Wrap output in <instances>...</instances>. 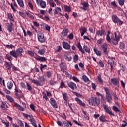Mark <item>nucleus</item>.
<instances>
[{
  "label": "nucleus",
  "instance_id": "nucleus-1",
  "mask_svg": "<svg viewBox=\"0 0 127 127\" xmlns=\"http://www.w3.org/2000/svg\"><path fill=\"white\" fill-rule=\"evenodd\" d=\"M6 98L7 100H8V101H9V102L11 103V104H13L14 107L16 108L17 110L22 111V112H23V111H24V108H23V107H22V106H21L20 105L18 104V103L15 102V101H14V99L11 97V96L9 95H6Z\"/></svg>",
  "mask_w": 127,
  "mask_h": 127
},
{
  "label": "nucleus",
  "instance_id": "nucleus-2",
  "mask_svg": "<svg viewBox=\"0 0 127 127\" xmlns=\"http://www.w3.org/2000/svg\"><path fill=\"white\" fill-rule=\"evenodd\" d=\"M89 103L91 106L94 107H98L100 105V99L97 97H92L89 100Z\"/></svg>",
  "mask_w": 127,
  "mask_h": 127
},
{
  "label": "nucleus",
  "instance_id": "nucleus-3",
  "mask_svg": "<svg viewBox=\"0 0 127 127\" xmlns=\"http://www.w3.org/2000/svg\"><path fill=\"white\" fill-rule=\"evenodd\" d=\"M104 91L106 93L105 97L107 100V102L108 103H111L112 101V95L110 93V89L108 87H104Z\"/></svg>",
  "mask_w": 127,
  "mask_h": 127
},
{
  "label": "nucleus",
  "instance_id": "nucleus-4",
  "mask_svg": "<svg viewBox=\"0 0 127 127\" xmlns=\"http://www.w3.org/2000/svg\"><path fill=\"white\" fill-rule=\"evenodd\" d=\"M39 81L36 80H33L32 81V82L33 83V84H35V85H36V86H41V83H42V82H44V81H45V78H44V76H40L39 78Z\"/></svg>",
  "mask_w": 127,
  "mask_h": 127
},
{
  "label": "nucleus",
  "instance_id": "nucleus-5",
  "mask_svg": "<svg viewBox=\"0 0 127 127\" xmlns=\"http://www.w3.org/2000/svg\"><path fill=\"white\" fill-rule=\"evenodd\" d=\"M111 83H112L113 86H116L115 88L116 89V90L120 86V83L119 82V80L118 79V78H111Z\"/></svg>",
  "mask_w": 127,
  "mask_h": 127
},
{
  "label": "nucleus",
  "instance_id": "nucleus-6",
  "mask_svg": "<svg viewBox=\"0 0 127 127\" xmlns=\"http://www.w3.org/2000/svg\"><path fill=\"white\" fill-rule=\"evenodd\" d=\"M59 66L61 68V72L64 73L65 71L67 70V65H66V63L65 62H62Z\"/></svg>",
  "mask_w": 127,
  "mask_h": 127
},
{
  "label": "nucleus",
  "instance_id": "nucleus-7",
  "mask_svg": "<svg viewBox=\"0 0 127 127\" xmlns=\"http://www.w3.org/2000/svg\"><path fill=\"white\" fill-rule=\"evenodd\" d=\"M81 4L83 6L80 7L81 9L84 10V11L88 10V8H89V7L90 6V4H89L88 2H81Z\"/></svg>",
  "mask_w": 127,
  "mask_h": 127
},
{
  "label": "nucleus",
  "instance_id": "nucleus-8",
  "mask_svg": "<svg viewBox=\"0 0 127 127\" xmlns=\"http://www.w3.org/2000/svg\"><path fill=\"white\" fill-rule=\"evenodd\" d=\"M96 36H105V30L103 29V28H101L100 30H98L96 32Z\"/></svg>",
  "mask_w": 127,
  "mask_h": 127
},
{
  "label": "nucleus",
  "instance_id": "nucleus-9",
  "mask_svg": "<svg viewBox=\"0 0 127 127\" xmlns=\"http://www.w3.org/2000/svg\"><path fill=\"white\" fill-rule=\"evenodd\" d=\"M50 104L54 109H57L58 108V105H57L56 100L52 97L50 98Z\"/></svg>",
  "mask_w": 127,
  "mask_h": 127
},
{
  "label": "nucleus",
  "instance_id": "nucleus-10",
  "mask_svg": "<svg viewBox=\"0 0 127 127\" xmlns=\"http://www.w3.org/2000/svg\"><path fill=\"white\" fill-rule=\"evenodd\" d=\"M0 108L2 109V110H3L4 111H7L8 106H7V104H6V102L1 101V104L0 105Z\"/></svg>",
  "mask_w": 127,
  "mask_h": 127
},
{
  "label": "nucleus",
  "instance_id": "nucleus-11",
  "mask_svg": "<svg viewBox=\"0 0 127 127\" xmlns=\"http://www.w3.org/2000/svg\"><path fill=\"white\" fill-rule=\"evenodd\" d=\"M115 59L114 58H111L110 59L108 60V65H110L111 68H110V71L112 72L113 71V67H114V64H115V61L114 60Z\"/></svg>",
  "mask_w": 127,
  "mask_h": 127
},
{
  "label": "nucleus",
  "instance_id": "nucleus-12",
  "mask_svg": "<svg viewBox=\"0 0 127 127\" xmlns=\"http://www.w3.org/2000/svg\"><path fill=\"white\" fill-rule=\"evenodd\" d=\"M69 33V30L68 29H64L61 33V37H66Z\"/></svg>",
  "mask_w": 127,
  "mask_h": 127
},
{
  "label": "nucleus",
  "instance_id": "nucleus-13",
  "mask_svg": "<svg viewBox=\"0 0 127 127\" xmlns=\"http://www.w3.org/2000/svg\"><path fill=\"white\" fill-rule=\"evenodd\" d=\"M61 8L59 7H57L54 9V15H56V14H58V13H59V15H60V16H64L63 14L61 13Z\"/></svg>",
  "mask_w": 127,
  "mask_h": 127
},
{
  "label": "nucleus",
  "instance_id": "nucleus-14",
  "mask_svg": "<svg viewBox=\"0 0 127 127\" xmlns=\"http://www.w3.org/2000/svg\"><path fill=\"white\" fill-rule=\"evenodd\" d=\"M38 40L40 43H44L45 42V38H44V35L43 34H37Z\"/></svg>",
  "mask_w": 127,
  "mask_h": 127
},
{
  "label": "nucleus",
  "instance_id": "nucleus-15",
  "mask_svg": "<svg viewBox=\"0 0 127 127\" xmlns=\"http://www.w3.org/2000/svg\"><path fill=\"white\" fill-rule=\"evenodd\" d=\"M101 48L104 53L106 55H107L108 54V45L107 43H104L103 44L101 45Z\"/></svg>",
  "mask_w": 127,
  "mask_h": 127
},
{
  "label": "nucleus",
  "instance_id": "nucleus-16",
  "mask_svg": "<svg viewBox=\"0 0 127 127\" xmlns=\"http://www.w3.org/2000/svg\"><path fill=\"white\" fill-rule=\"evenodd\" d=\"M103 108L104 110H105L106 113H107V114H109V115H110V116H115V114H114V113H112V111H110V109L108 108V106L105 104H103Z\"/></svg>",
  "mask_w": 127,
  "mask_h": 127
},
{
  "label": "nucleus",
  "instance_id": "nucleus-17",
  "mask_svg": "<svg viewBox=\"0 0 127 127\" xmlns=\"http://www.w3.org/2000/svg\"><path fill=\"white\" fill-rule=\"evenodd\" d=\"M36 2L38 4L40 2V6L41 8H45L46 7V2L42 0H36Z\"/></svg>",
  "mask_w": 127,
  "mask_h": 127
},
{
  "label": "nucleus",
  "instance_id": "nucleus-18",
  "mask_svg": "<svg viewBox=\"0 0 127 127\" xmlns=\"http://www.w3.org/2000/svg\"><path fill=\"white\" fill-rule=\"evenodd\" d=\"M16 52L17 53V55L18 56V57H19L20 56V57H22L23 56L22 53L24 52V51L23 50V49L22 48L20 47L16 50Z\"/></svg>",
  "mask_w": 127,
  "mask_h": 127
},
{
  "label": "nucleus",
  "instance_id": "nucleus-19",
  "mask_svg": "<svg viewBox=\"0 0 127 127\" xmlns=\"http://www.w3.org/2000/svg\"><path fill=\"white\" fill-rule=\"evenodd\" d=\"M67 85L68 86L69 88H70V89L72 90V91L75 90V89H77V85H76V84L73 82L68 83Z\"/></svg>",
  "mask_w": 127,
  "mask_h": 127
},
{
  "label": "nucleus",
  "instance_id": "nucleus-20",
  "mask_svg": "<svg viewBox=\"0 0 127 127\" xmlns=\"http://www.w3.org/2000/svg\"><path fill=\"white\" fill-rule=\"evenodd\" d=\"M15 96L18 100L20 101L21 99H22L24 95H23V93H22V91H20L19 93H15Z\"/></svg>",
  "mask_w": 127,
  "mask_h": 127
},
{
  "label": "nucleus",
  "instance_id": "nucleus-21",
  "mask_svg": "<svg viewBox=\"0 0 127 127\" xmlns=\"http://www.w3.org/2000/svg\"><path fill=\"white\" fill-rule=\"evenodd\" d=\"M6 25L7 26V30L9 31V32H12V30H13V28H12V26L13 25V23L12 22L7 23H6Z\"/></svg>",
  "mask_w": 127,
  "mask_h": 127
},
{
  "label": "nucleus",
  "instance_id": "nucleus-22",
  "mask_svg": "<svg viewBox=\"0 0 127 127\" xmlns=\"http://www.w3.org/2000/svg\"><path fill=\"white\" fill-rule=\"evenodd\" d=\"M74 100L75 102H77V103L80 105V106H82V107H86L85 103H83L79 98L76 97Z\"/></svg>",
  "mask_w": 127,
  "mask_h": 127
},
{
  "label": "nucleus",
  "instance_id": "nucleus-23",
  "mask_svg": "<svg viewBox=\"0 0 127 127\" xmlns=\"http://www.w3.org/2000/svg\"><path fill=\"white\" fill-rule=\"evenodd\" d=\"M34 58L38 61H40L41 62H45V61H46V58H45V57L38 56V57H34Z\"/></svg>",
  "mask_w": 127,
  "mask_h": 127
},
{
  "label": "nucleus",
  "instance_id": "nucleus-24",
  "mask_svg": "<svg viewBox=\"0 0 127 127\" xmlns=\"http://www.w3.org/2000/svg\"><path fill=\"white\" fill-rule=\"evenodd\" d=\"M5 65L7 70L10 71V70H11V67H12V63H11V62H8L7 61H5Z\"/></svg>",
  "mask_w": 127,
  "mask_h": 127
},
{
  "label": "nucleus",
  "instance_id": "nucleus-25",
  "mask_svg": "<svg viewBox=\"0 0 127 127\" xmlns=\"http://www.w3.org/2000/svg\"><path fill=\"white\" fill-rule=\"evenodd\" d=\"M63 125H64V127H72V122L69 121H67V122L63 121Z\"/></svg>",
  "mask_w": 127,
  "mask_h": 127
},
{
  "label": "nucleus",
  "instance_id": "nucleus-26",
  "mask_svg": "<svg viewBox=\"0 0 127 127\" xmlns=\"http://www.w3.org/2000/svg\"><path fill=\"white\" fill-rule=\"evenodd\" d=\"M76 45L77 48H78L79 51H80V52H81L82 54H85V51L83 50V48L82 47V46H81V43H80V42H78L77 44H76Z\"/></svg>",
  "mask_w": 127,
  "mask_h": 127
},
{
  "label": "nucleus",
  "instance_id": "nucleus-27",
  "mask_svg": "<svg viewBox=\"0 0 127 127\" xmlns=\"http://www.w3.org/2000/svg\"><path fill=\"white\" fill-rule=\"evenodd\" d=\"M79 30L81 33V36H84V34L87 32V28L85 27H83L82 28H80L79 29Z\"/></svg>",
  "mask_w": 127,
  "mask_h": 127
},
{
  "label": "nucleus",
  "instance_id": "nucleus-28",
  "mask_svg": "<svg viewBox=\"0 0 127 127\" xmlns=\"http://www.w3.org/2000/svg\"><path fill=\"white\" fill-rule=\"evenodd\" d=\"M119 41H120V38H114V39L112 38L111 39V42L113 45H118Z\"/></svg>",
  "mask_w": 127,
  "mask_h": 127
},
{
  "label": "nucleus",
  "instance_id": "nucleus-29",
  "mask_svg": "<svg viewBox=\"0 0 127 127\" xmlns=\"http://www.w3.org/2000/svg\"><path fill=\"white\" fill-rule=\"evenodd\" d=\"M62 44L63 47H64V49H66V50H69V49H70V46L69 44H68V43L66 42H63L62 43Z\"/></svg>",
  "mask_w": 127,
  "mask_h": 127
},
{
  "label": "nucleus",
  "instance_id": "nucleus-30",
  "mask_svg": "<svg viewBox=\"0 0 127 127\" xmlns=\"http://www.w3.org/2000/svg\"><path fill=\"white\" fill-rule=\"evenodd\" d=\"M10 55H11V56H12V57H14V58H16V59L18 58V56H17V54L15 50L11 51L10 52Z\"/></svg>",
  "mask_w": 127,
  "mask_h": 127
},
{
  "label": "nucleus",
  "instance_id": "nucleus-31",
  "mask_svg": "<svg viewBox=\"0 0 127 127\" xmlns=\"http://www.w3.org/2000/svg\"><path fill=\"white\" fill-rule=\"evenodd\" d=\"M18 5H19L20 7L23 8L24 7V2L23 0H16Z\"/></svg>",
  "mask_w": 127,
  "mask_h": 127
},
{
  "label": "nucleus",
  "instance_id": "nucleus-32",
  "mask_svg": "<svg viewBox=\"0 0 127 127\" xmlns=\"http://www.w3.org/2000/svg\"><path fill=\"white\" fill-rule=\"evenodd\" d=\"M112 21L114 23H118V21L119 20V18H118L116 15H112Z\"/></svg>",
  "mask_w": 127,
  "mask_h": 127
},
{
  "label": "nucleus",
  "instance_id": "nucleus-33",
  "mask_svg": "<svg viewBox=\"0 0 127 127\" xmlns=\"http://www.w3.org/2000/svg\"><path fill=\"white\" fill-rule=\"evenodd\" d=\"M82 80L84 81V83H88V82H90L89 78L85 75L82 76Z\"/></svg>",
  "mask_w": 127,
  "mask_h": 127
},
{
  "label": "nucleus",
  "instance_id": "nucleus-34",
  "mask_svg": "<svg viewBox=\"0 0 127 127\" xmlns=\"http://www.w3.org/2000/svg\"><path fill=\"white\" fill-rule=\"evenodd\" d=\"M7 87L8 89V90H11L12 89V87H13V83L11 81H9L7 83Z\"/></svg>",
  "mask_w": 127,
  "mask_h": 127
},
{
  "label": "nucleus",
  "instance_id": "nucleus-35",
  "mask_svg": "<svg viewBox=\"0 0 127 127\" xmlns=\"http://www.w3.org/2000/svg\"><path fill=\"white\" fill-rule=\"evenodd\" d=\"M64 11L65 12H71V8L68 5H66L64 6Z\"/></svg>",
  "mask_w": 127,
  "mask_h": 127
},
{
  "label": "nucleus",
  "instance_id": "nucleus-36",
  "mask_svg": "<svg viewBox=\"0 0 127 127\" xmlns=\"http://www.w3.org/2000/svg\"><path fill=\"white\" fill-rule=\"evenodd\" d=\"M62 95H63V97L64 98V101H65V102L67 103V102H68V96H67V93H62Z\"/></svg>",
  "mask_w": 127,
  "mask_h": 127
},
{
  "label": "nucleus",
  "instance_id": "nucleus-37",
  "mask_svg": "<svg viewBox=\"0 0 127 127\" xmlns=\"http://www.w3.org/2000/svg\"><path fill=\"white\" fill-rule=\"evenodd\" d=\"M94 53L96 54V55H98V56H101V55H102V52H101V51H99L98 49L94 48Z\"/></svg>",
  "mask_w": 127,
  "mask_h": 127
},
{
  "label": "nucleus",
  "instance_id": "nucleus-38",
  "mask_svg": "<svg viewBox=\"0 0 127 127\" xmlns=\"http://www.w3.org/2000/svg\"><path fill=\"white\" fill-rule=\"evenodd\" d=\"M26 85H27V90H28V91H29V92H30L31 94H33L32 87L31 86V85H30V84H29L28 83H27Z\"/></svg>",
  "mask_w": 127,
  "mask_h": 127
},
{
  "label": "nucleus",
  "instance_id": "nucleus-39",
  "mask_svg": "<svg viewBox=\"0 0 127 127\" xmlns=\"http://www.w3.org/2000/svg\"><path fill=\"white\" fill-rule=\"evenodd\" d=\"M84 50L87 52V53H89L90 54V53L91 52V50H90V48L88 47L87 46L84 45L83 47Z\"/></svg>",
  "mask_w": 127,
  "mask_h": 127
},
{
  "label": "nucleus",
  "instance_id": "nucleus-40",
  "mask_svg": "<svg viewBox=\"0 0 127 127\" xmlns=\"http://www.w3.org/2000/svg\"><path fill=\"white\" fill-rule=\"evenodd\" d=\"M48 3L51 7H54V6H56V4L53 2V0H49Z\"/></svg>",
  "mask_w": 127,
  "mask_h": 127
},
{
  "label": "nucleus",
  "instance_id": "nucleus-41",
  "mask_svg": "<svg viewBox=\"0 0 127 127\" xmlns=\"http://www.w3.org/2000/svg\"><path fill=\"white\" fill-rule=\"evenodd\" d=\"M44 53H45V50L44 49H39L38 51V54L40 55H44Z\"/></svg>",
  "mask_w": 127,
  "mask_h": 127
},
{
  "label": "nucleus",
  "instance_id": "nucleus-42",
  "mask_svg": "<svg viewBox=\"0 0 127 127\" xmlns=\"http://www.w3.org/2000/svg\"><path fill=\"white\" fill-rule=\"evenodd\" d=\"M65 59L66 60V61L70 62L72 60V57L70 56L69 55H66L64 57Z\"/></svg>",
  "mask_w": 127,
  "mask_h": 127
},
{
  "label": "nucleus",
  "instance_id": "nucleus-43",
  "mask_svg": "<svg viewBox=\"0 0 127 127\" xmlns=\"http://www.w3.org/2000/svg\"><path fill=\"white\" fill-rule=\"evenodd\" d=\"M106 40L109 43H111V37H110V31H108L107 34L106 35Z\"/></svg>",
  "mask_w": 127,
  "mask_h": 127
},
{
  "label": "nucleus",
  "instance_id": "nucleus-44",
  "mask_svg": "<svg viewBox=\"0 0 127 127\" xmlns=\"http://www.w3.org/2000/svg\"><path fill=\"white\" fill-rule=\"evenodd\" d=\"M5 58V59H7L8 60H9V61H11V60H12V57L10 56V55L8 54H6Z\"/></svg>",
  "mask_w": 127,
  "mask_h": 127
},
{
  "label": "nucleus",
  "instance_id": "nucleus-45",
  "mask_svg": "<svg viewBox=\"0 0 127 127\" xmlns=\"http://www.w3.org/2000/svg\"><path fill=\"white\" fill-rule=\"evenodd\" d=\"M4 45V46H6V47L7 48H8V49H10V48H11V49H12V48H15V46H14V45H12V44H10V45H7V44H6V45Z\"/></svg>",
  "mask_w": 127,
  "mask_h": 127
},
{
  "label": "nucleus",
  "instance_id": "nucleus-46",
  "mask_svg": "<svg viewBox=\"0 0 127 127\" xmlns=\"http://www.w3.org/2000/svg\"><path fill=\"white\" fill-rule=\"evenodd\" d=\"M40 69L41 70L42 73H43V69H44V68H47V65H43L42 64H40Z\"/></svg>",
  "mask_w": 127,
  "mask_h": 127
},
{
  "label": "nucleus",
  "instance_id": "nucleus-47",
  "mask_svg": "<svg viewBox=\"0 0 127 127\" xmlns=\"http://www.w3.org/2000/svg\"><path fill=\"white\" fill-rule=\"evenodd\" d=\"M23 116L26 119H28V118H30V119H31V118H32V117L33 116L32 115L30 116V115H29V114H26V113H23Z\"/></svg>",
  "mask_w": 127,
  "mask_h": 127
},
{
  "label": "nucleus",
  "instance_id": "nucleus-48",
  "mask_svg": "<svg viewBox=\"0 0 127 127\" xmlns=\"http://www.w3.org/2000/svg\"><path fill=\"white\" fill-rule=\"evenodd\" d=\"M67 38L69 39V40H73L74 39V34L73 33H71L68 36Z\"/></svg>",
  "mask_w": 127,
  "mask_h": 127
},
{
  "label": "nucleus",
  "instance_id": "nucleus-49",
  "mask_svg": "<svg viewBox=\"0 0 127 127\" xmlns=\"http://www.w3.org/2000/svg\"><path fill=\"white\" fill-rule=\"evenodd\" d=\"M112 96L114 97V100H115V101H118V100H119V98H118V95H117L116 92H113L112 93Z\"/></svg>",
  "mask_w": 127,
  "mask_h": 127
},
{
  "label": "nucleus",
  "instance_id": "nucleus-50",
  "mask_svg": "<svg viewBox=\"0 0 127 127\" xmlns=\"http://www.w3.org/2000/svg\"><path fill=\"white\" fill-rule=\"evenodd\" d=\"M8 18L10 19V21H14V19H13V16L11 13H9L8 14Z\"/></svg>",
  "mask_w": 127,
  "mask_h": 127
},
{
  "label": "nucleus",
  "instance_id": "nucleus-51",
  "mask_svg": "<svg viewBox=\"0 0 127 127\" xmlns=\"http://www.w3.org/2000/svg\"><path fill=\"white\" fill-rule=\"evenodd\" d=\"M125 45L123 42H120L119 44V48L120 49H125Z\"/></svg>",
  "mask_w": 127,
  "mask_h": 127
},
{
  "label": "nucleus",
  "instance_id": "nucleus-52",
  "mask_svg": "<svg viewBox=\"0 0 127 127\" xmlns=\"http://www.w3.org/2000/svg\"><path fill=\"white\" fill-rule=\"evenodd\" d=\"M99 120L101 122H103V123H104V122H107V120L104 116H100L99 117Z\"/></svg>",
  "mask_w": 127,
  "mask_h": 127
},
{
  "label": "nucleus",
  "instance_id": "nucleus-53",
  "mask_svg": "<svg viewBox=\"0 0 127 127\" xmlns=\"http://www.w3.org/2000/svg\"><path fill=\"white\" fill-rule=\"evenodd\" d=\"M60 88H61V89H63V88H66V85H65V83H64V82L62 80L61 82Z\"/></svg>",
  "mask_w": 127,
  "mask_h": 127
},
{
  "label": "nucleus",
  "instance_id": "nucleus-54",
  "mask_svg": "<svg viewBox=\"0 0 127 127\" xmlns=\"http://www.w3.org/2000/svg\"><path fill=\"white\" fill-rule=\"evenodd\" d=\"M17 122L20 127H24V124L22 123V121L21 120H18Z\"/></svg>",
  "mask_w": 127,
  "mask_h": 127
},
{
  "label": "nucleus",
  "instance_id": "nucleus-55",
  "mask_svg": "<svg viewBox=\"0 0 127 127\" xmlns=\"http://www.w3.org/2000/svg\"><path fill=\"white\" fill-rule=\"evenodd\" d=\"M52 75V71H47L46 72V76L47 78H50Z\"/></svg>",
  "mask_w": 127,
  "mask_h": 127
},
{
  "label": "nucleus",
  "instance_id": "nucleus-56",
  "mask_svg": "<svg viewBox=\"0 0 127 127\" xmlns=\"http://www.w3.org/2000/svg\"><path fill=\"white\" fill-rule=\"evenodd\" d=\"M118 0V3L119 5L121 6H123L124 5V3L125 2V0Z\"/></svg>",
  "mask_w": 127,
  "mask_h": 127
},
{
  "label": "nucleus",
  "instance_id": "nucleus-57",
  "mask_svg": "<svg viewBox=\"0 0 127 127\" xmlns=\"http://www.w3.org/2000/svg\"><path fill=\"white\" fill-rule=\"evenodd\" d=\"M42 94H43V99H45L46 101H47V100H48V97H47V95H46V93L44 92H43Z\"/></svg>",
  "mask_w": 127,
  "mask_h": 127
},
{
  "label": "nucleus",
  "instance_id": "nucleus-58",
  "mask_svg": "<svg viewBox=\"0 0 127 127\" xmlns=\"http://www.w3.org/2000/svg\"><path fill=\"white\" fill-rule=\"evenodd\" d=\"M112 109L113 110V111H114V112H120L119 108H118V107H117V106H113Z\"/></svg>",
  "mask_w": 127,
  "mask_h": 127
},
{
  "label": "nucleus",
  "instance_id": "nucleus-59",
  "mask_svg": "<svg viewBox=\"0 0 127 127\" xmlns=\"http://www.w3.org/2000/svg\"><path fill=\"white\" fill-rule=\"evenodd\" d=\"M19 15L20 16L23 17V18H26V16H25V14L22 12H19Z\"/></svg>",
  "mask_w": 127,
  "mask_h": 127
},
{
  "label": "nucleus",
  "instance_id": "nucleus-60",
  "mask_svg": "<svg viewBox=\"0 0 127 127\" xmlns=\"http://www.w3.org/2000/svg\"><path fill=\"white\" fill-rule=\"evenodd\" d=\"M97 79L99 83H101L102 84H103V80H102V78H101V75H99L97 77Z\"/></svg>",
  "mask_w": 127,
  "mask_h": 127
},
{
  "label": "nucleus",
  "instance_id": "nucleus-61",
  "mask_svg": "<svg viewBox=\"0 0 127 127\" xmlns=\"http://www.w3.org/2000/svg\"><path fill=\"white\" fill-rule=\"evenodd\" d=\"M42 19H43V20H45L46 21H50V18H49V17L48 16H45V17Z\"/></svg>",
  "mask_w": 127,
  "mask_h": 127
},
{
  "label": "nucleus",
  "instance_id": "nucleus-62",
  "mask_svg": "<svg viewBox=\"0 0 127 127\" xmlns=\"http://www.w3.org/2000/svg\"><path fill=\"white\" fill-rule=\"evenodd\" d=\"M28 4L29 5V7L32 10H33V5H32V3L30 1L28 2Z\"/></svg>",
  "mask_w": 127,
  "mask_h": 127
},
{
  "label": "nucleus",
  "instance_id": "nucleus-63",
  "mask_svg": "<svg viewBox=\"0 0 127 127\" xmlns=\"http://www.w3.org/2000/svg\"><path fill=\"white\" fill-rule=\"evenodd\" d=\"M73 61L75 62V63L78 61V56L77 55H75V56L73 57Z\"/></svg>",
  "mask_w": 127,
  "mask_h": 127
},
{
  "label": "nucleus",
  "instance_id": "nucleus-64",
  "mask_svg": "<svg viewBox=\"0 0 127 127\" xmlns=\"http://www.w3.org/2000/svg\"><path fill=\"white\" fill-rule=\"evenodd\" d=\"M28 54L30 56H32V57L34 56V53H33V52L31 51H28Z\"/></svg>",
  "mask_w": 127,
  "mask_h": 127
}]
</instances>
